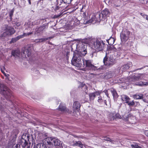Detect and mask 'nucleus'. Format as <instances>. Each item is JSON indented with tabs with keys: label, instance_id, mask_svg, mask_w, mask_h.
<instances>
[{
	"label": "nucleus",
	"instance_id": "f257e3e1",
	"mask_svg": "<svg viewBox=\"0 0 148 148\" xmlns=\"http://www.w3.org/2000/svg\"><path fill=\"white\" fill-rule=\"evenodd\" d=\"M82 57L79 53L74 52L73 56L71 60V63L74 66L77 67H80L82 65L83 61H82Z\"/></svg>",
	"mask_w": 148,
	"mask_h": 148
},
{
	"label": "nucleus",
	"instance_id": "f03ea898",
	"mask_svg": "<svg viewBox=\"0 0 148 148\" xmlns=\"http://www.w3.org/2000/svg\"><path fill=\"white\" fill-rule=\"evenodd\" d=\"M105 45V43L102 40L97 39L93 41L92 47L96 52H99L103 50Z\"/></svg>",
	"mask_w": 148,
	"mask_h": 148
},
{
	"label": "nucleus",
	"instance_id": "7ed1b4c3",
	"mask_svg": "<svg viewBox=\"0 0 148 148\" xmlns=\"http://www.w3.org/2000/svg\"><path fill=\"white\" fill-rule=\"evenodd\" d=\"M30 136L29 134H23L21 137V143L23 147L27 148L28 147V143H31L30 140Z\"/></svg>",
	"mask_w": 148,
	"mask_h": 148
},
{
	"label": "nucleus",
	"instance_id": "20e7f679",
	"mask_svg": "<svg viewBox=\"0 0 148 148\" xmlns=\"http://www.w3.org/2000/svg\"><path fill=\"white\" fill-rule=\"evenodd\" d=\"M77 48L78 49V51L75 52L79 54V55H81L82 57L87 54L86 49L85 48L84 45L82 42H80L77 45Z\"/></svg>",
	"mask_w": 148,
	"mask_h": 148
},
{
	"label": "nucleus",
	"instance_id": "39448f33",
	"mask_svg": "<svg viewBox=\"0 0 148 148\" xmlns=\"http://www.w3.org/2000/svg\"><path fill=\"white\" fill-rule=\"evenodd\" d=\"M0 93L5 96H8V97H10L12 95L10 90L7 86L1 84H0Z\"/></svg>",
	"mask_w": 148,
	"mask_h": 148
},
{
	"label": "nucleus",
	"instance_id": "423d86ee",
	"mask_svg": "<svg viewBox=\"0 0 148 148\" xmlns=\"http://www.w3.org/2000/svg\"><path fill=\"white\" fill-rule=\"evenodd\" d=\"M130 32L127 29H123L120 34L121 40L123 42L126 41L130 38Z\"/></svg>",
	"mask_w": 148,
	"mask_h": 148
},
{
	"label": "nucleus",
	"instance_id": "0eeeda50",
	"mask_svg": "<svg viewBox=\"0 0 148 148\" xmlns=\"http://www.w3.org/2000/svg\"><path fill=\"white\" fill-rule=\"evenodd\" d=\"M5 29H4L5 32L3 33L1 35L2 37L4 36L5 35H11L14 34L16 32L15 30L12 27L8 26V25H5Z\"/></svg>",
	"mask_w": 148,
	"mask_h": 148
},
{
	"label": "nucleus",
	"instance_id": "6e6552de",
	"mask_svg": "<svg viewBox=\"0 0 148 148\" xmlns=\"http://www.w3.org/2000/svg\"><path fill=\"white\" fill-rule=\"evenodd\" d=\"M46 141L48 145L59 146L60 145V141L58 139L51 137L46 139Z\"/></svg>",
	"mask_w": 148,
	"mask_h": 148
},
{
	"label": "nucleus",
	"instance_id": "1a4fd4ad",
	"mask_svg": "<svg viewBox=\"0 0 148 148\" xmlns=\"http://www.w3.org/2000/svg\"><path fill=\"white\" fill-rule=\"evenodd\" d=\"M110 14V12L108 10L105 9L102 11L100 13L97 12L96 14V16L99 17V21L101 20V18Z\"/></svg>",
	"mask_w": 148,
	"mask_h": 148
},
{
	"label": "nucleus",
	"instance_id": "9d476101",
	"mask_svg": "<svg viewBox=\"0 0 148 148\" xmlns=\"http://www.w3.org/2000/svg\"><path fill=\"white\" fill-rule=\"evenodd\" d=\"M114 60L113 59L109 58L108 59L106 54L103 59V63L104 64L107 66H110L114 64Z\"/></svg>",
	"mask_w": 148,
	"mask_h": 148
},
{
	"label": "nucleus",
	"instance_id": "9b49d317",
	"mask_svg": "<svg viewBox=\"0 0 148 148\" xmlns=\"http://www.w3.org/2000/svg\"><path fill=\"white\" fill-rule=\"evenodd\" d=\"M121 99L123 101H125V102L128 104L129 106H133L135 104V102L133 101H130V98L128 96L122 95L121 96Z\"/></svg>",
	"mask_w": 148,
	"mask_h": 148
},
{
	"label": "nucleus",
	"instance_id": "f8f14e48",
	"mask_svg": "<svg viewBox=\"0 0 148 148\" xmlns=\"http://www.w3.org/2000/svg\"><path fill=\"white\" fill-rule=\"evenodd\" d=\"M48 27V23H45L36 29V34H39L45 29H47Z\"/></svg>",
	"mask_w": 148,
	"mask_h": 148
},
{
	"label": "nucleus",
	"instance_id": "ddd939ff",
	"mask_svg": "<svg viewBox=\"0 0 148 148\" xmlns=\"http://www.w3.org/2000/svg\"><path fill=\"white\" fill-rule=\"evenodd\" d=\"M83 65L89 69H92L95 67L94 65L92 64L91 60H82Z\"/></svg>",
	"mask_w": 148,
	"mask_h": 148
},
{
	"label": "nucleus",
	"instance_id": "4468645a",
	"mask_svg": "<svg viewBox=\"0 0 148 148\" xmlns=\"http://www.w3.org/2000/svg\"><path fill=\"white\" fill-rule=\"evenodd\" d=\"M81 105L77 101H75L73 103V110L74 111L76 110H80Z\"/></svg>",
	"mask_w": 148,
	"mask_h": 148
},
{
	"label": "nucleus",
	"instance_id": "2eb2a0df",
	"mask_svg": "<svg viewBox=\"0 0 148 148\" xmlns=\"http://www.w3.org/2000/svg\"><path fill=\"white\" fill-rule=\"evenodd\" d=\"M131 65H132V62L128 63L121 66V69L122 71H125L129 69L130 67V66Z\"/></svg>",
	"mask_w": 148,
	"mask_h": 148
},
{
	"label": "nucleus",
	"instance_id": "dca6fc26",
	"mask_svg": "<svg viewBox=\"0 0 148 148\" xmlns=\"http://www.w3.org/2000/svg\"><path fill=\"white\" fill-rule=\"evenodd\" d=\"M100 94L98 92H94L93 93H90L89 94V95L90 99V100H93L96 95H99Z\"/></svg>",
	"mask_w": 148,
	"mask_h": 148
},
{
	"label": "nucleus",
	"instance_id": "f3484780",
	"mask_svg": "<svg viewBox=\"0 0 148 148\" xmlns=\"http://www.w3.org/2000/svg\"><path fill=\"white\" fill-rule=\"evenodd\" d=\"M31 49L30 47L27 48H25L23 51V53L25 55V56L29 57L31 55Z\"/></svg>",
	"mask_w": 148,
	"mask_h": 148
},
{
	"label": "nucleus",
	"instance_id": "a211bd4d",
	"mask_svg": "<svg viewBox=\"0 0 148 148\" xmlns=\"http://www.w3.org/2000/svg\"><path fill=\"white\" fill-rule=\"evenodd\" d=\"M12 55L15 58L19 57L20 54V51L18 50H12L11 53Z\"/></svg>",
	"mask_w": 148,
	"mask_h": 148
},
{
	"label": "nucleus",
	"instance_id": "6ab92c4d",
	"mask_svg": "<svg viewBox=\"0 0 148 148\" xmlns=\"http://www.w3.org/2000/svg\"><path fill=\"white\" fill-rule=\"evenodd\" d=\"M113 75V73L111 72L106 73L103 75V78L105 79H108L112 77Z\"/></svg>",
	"mask_w": 148,
	"mask_h": 148
},
{
	"label": "nucleus",
	"instance_id": "aec40b11",
	"mask_svg": "<svg viewBox=\"0 0 148 148\" xmlns=\"http://www.w3.org/2000/svg\"><path fill=\"white\" fill-rule=\"evenodd\" d=\"M58 109L59 110L62 112H67L69 110L68 109H67L65 106L61 104L59 106Z\"/></svg>",
	"mask_w": 148,
	"mask_h": 148
},
{
	"label": "nucleus",
	"instance_id": "412c9836",
	"mask_svg": "<svg viewBox=\"0 0 148 148\" xmlns=\"http://www.w3.org/2000/svg\"><path fill=\"white\" fill-rule=\"evenodd\" d=\"M110 91L114 99H116L118 97V95L116 90L114 88L111 89Z\"/></svg>",
	"mask_w": 148,
	"mask_h": 148
},
{
	"label": "nucleus",
	"instance_id": "4be33fe9",
	"mask_svg": "<svg viewBox=\"0 0 148 148\" xmlns=\"http://www.w3.org/2000/svg\"><path fill=\"white\" fill-rule=\"evenodd\" d=\"M66 4L67 3H65L64 2H63L62 1H60L58 4L60 8H61L60 10L64 9L67 6Z\"/></svg>",
	"mask_w": 148,
	"mask_h": 148
},
{
	"label": "nucleus",
	"instance_id": "5701e85b",
	"mask_svg": "<svg viewBox=\"0 0 148 148\" xmlns=\"http://www.w3.org/2000/svg\"><path fill=\"white\" fill-rule=\"evenodd\" d=\"M98 102L101 104H103L105 105L106 106L107 105L106 100H103V99L102 98V97H98Z\"/></svg>",
	"mask_w": 148,
	"mask_h": 148
},
{
	"label": "nucleus",
	"instance_id": "b1692460",
	"mask_svg": "<svg viewBox=\"0 0 148 148\" xmlns=\"http://www.w3.org/2000/svg\"><path fill=\"white\" fill-rule=\"evenodd\" d=\"M99 17H96V14L95 16L93 15L89 21V23H92L94 21H99Z\"/></svg>",
	"mask_w": 148,
	"mask_h": 148
},
{
	"label": "nucleus",
	"instance_id": "393cba45",
	"mask_svg": "<svg viewBox=\"0 0 148 148\" xmlns=\"http://www.w3.org/2000/svg\"><path fill=\"white\" fill-rule=\"evenodd\" d=\"M20 37V36H18L15 38H12L11 39V40L10 41V43L11 44L12 43H14L15 42L19 39H21Z\"/></svg>",
	"mask_w": 148,
	"mask_h": 148
},
{
	"label": "nucleus",
	"instance_id": "a878e982",
	"mask_svg": "<svg viewBox=\"0 0 148 148\" xmlns=\"http://www.w3.org/2000/svg\"><path fill=\"white\" fill-rule=\"evenodd\" d=\"M115 40L113 37H110L109 39L107 40V42L110 45H112L114 43Z\"/></svg>",
	"mask_w": 148,
	"mask_h": 148
},
{
	"label": "nucleus",
	"instance_id": "bb28decb",
	"mask_svg": "<svg viewBox=\"0 0 148 148\" xmlns=\"http://www.w3.org/2000/svg\"><path fill=\"white\" fill-rule=\"evenodd\" d=\"M14 12V8L12 9L11 10L10 12H9V18L8 21H11L12 20V17L13 15V13Z\"/></svg>",
	"mask_w": 148,
	"mask_h": 148
},
{
	"label": "nucleus",
	"instance_id": "cd10ccee",
	"mask_svg": "<svg viewBox=\"0 0 148 148\" xmlns=\"http://www.w3.org/2000/svg\"><path fill=\"white\" fill-rule=\"evenodd\" d=\"M143 95L142 94H136L134 95V98L136 99H141L143 98Z\"/></svg>",
	"mask_w": 148,
	"mask_h": 148
},
{
	"label": "nucleus",
	"instance_id": "c85d7f7f",
	"mask_svg": "<svg viewBox=\"0 0 148 148\" xmlns=\"http://www.w3.org/2000/svg\"><path fill=\"white\" fill-rule=\"evenodd\" d=\"M75 145L76 146H79L82 148H83L82 147L83 145L81 141H78L77 142H76L75 143Z\"/></svg>",
	"mask_w": 148,
	"mask_h": 148
},
{
	"label": "nucleus",
	"instance_id": "c756f323",
	"mask_svg": "<svg viewBox=\"0 0 148 148\" xmlns=\"http://www.w3.org/2000/svg\"><path fill=\"white\" fill-rule=\"evenodd\" d=\"M18 4L19 5L21 6L24 5L25 3V0H18Z\"/></svg>",
	"mask_w": 148,
	"mask_h": 148
},
{
	"label": "nucleus",
	"instance_id": "7c9ffc66",
	"mask_svg": "<svg viewBox=\"0 0 148 148\" xmlns=\"http://www.w3.org/2000/svg\"><path fill=\"white\" fill-rule=\"evenodd\" d=\"M81 87L82 89L84 88V90H85V92H84V94H87V92L86 91V90H88V88L87 87V86L85 84H82V86H81Z\"/></svg>",
	"mask_w": 148,
	"mask_h": 148
},
{
	"label": "nucleus",
	"instance_id": "2f4dec72",
	"mask_svg": "<svg viewBox=\"0 0 148 148\" xmlns=\"http://www.w3.org/2000/svg\"><path fill=\"white\" fill-rule=\"evenodd\" d=\"M19 131L17 129H14L12 131L13 134H14L15 137H16L17 134L18 133Z\"/></svg>",
	"mask_w": 148,
	"mask_h": 148
},
{
	"label": "nucleus",
	"instance_id": "473e14b6",
	"mask_svg": "<svg viewBox=\"0 0 148 148\" xmlns=\"http://www.w3.org/2000/svg\"><path fill=\"white\" fill-rule=\"evenodd\" d=\"M137 85L140 86H147L148 85V82H140V83H138V84Z\"/></svg>",
	"mask_w": 148,
	"mask_h": 148
},
{
	"label": "nucleus",
	"instance_id": "72a5a7b5",
	"mask_svg": "<svg viewBox=\"0 0 148 148\" xmlns=\"http://www.w3.org/2000/svg\"><path fill=\"white\" fill-rule=\"evenodd\" d=\"M103 138H104L103 140H106L107 141H109L110 142H111L112 141V140L110 139L107 136H103L102 137Z\"/></svg>",
	"mask_w": 148,
	"mask_h": 148
},
{
	"label": "nucleus",
	"instance_id": "f704fd0d",
	"mask_svg": "<svg viewBox=\"0 0 148 148\" xmlns=\"http://www.w3.org/2000/svg\"><path fill=\"white\" fill-rule=\"evenodd\" d=\"M59 3H58V5H56V7L55 8H54V10H55V11L58 12V10H60L61 8H60V6L58 5Z\"/></svg>",
	"mask_w": 148,
	"mask_h": 148
},
{
	"label": "nucleus",
	"instance_id": "c9c22d12",
	"mask_svg": "<svg viewBox=\"0 0 148 148\" xmlns=\"http://www.w3.org/2000/svg\"><path fill=\"white\" fill-rule=\"evenodd\" d=\"M131 147L132 148H142L141 147L138 145L136 144L135 145H134L133 144H132L131 145Z\"/></svg>",
	"mask_w": 148,
	"mask_h": 148
},
{
	"label": "nucleus",
	"instance_id": "e433bc0d",
	"mask_svg": "<svg viewBox=\"0 0 148 148\" xmlns=\"http://www.w3.org/2000/svg\"><path fill=\"white\" fill-rule=\"evenodd\" d=\"M73 0H62L63 2H64L65 3H67V4H69L71 3V1Z\"/></svg>",
	"mask_w": 148,
	"mask_h": 148
},
{
	"label": "nucleus",
	"instance_id": "4c0bfd02",
	"mask_svg": "<svg viewBox=\"0 0 148 148\" xmlns=\"http://www.w3.org/2000/svg\"><path fill=\"white\" fill-rule=\"evenodd\" d=\"M19 36H20V38H23L25 36H27V33H24L23 34L21 35H19Z\"/></svg>",
	"mask_w": 148,
	"mask_h": 148
},
{
	"label": "nucleus",
	"instance_id": "58836bf2",
	"mask_svg": "<svg viewBox=\"0 0 148 148\" xmlns=\"http://www.w3.org/2000/svg\"><path fill=\"white\" fill-rule=\"evenodd\" d=\"M133 42L132 41H129L127 42V44L128 46H131L133 45Z\"/></svg>",
	"mask_w": 148,
	"mask_h": 148
},
{
	"label": "nucleus",
	"instance_id": "ea45409f",
	"mask_svg": "<svg viewBox=\"0 0 148 148\" xmlns=\"http://www.w3.org/2000/svg\"><path fill=\"white\" fill-rule=\"evenodd\" d=\"M110 50H113L114 51H116V49L115 48V47L112 46V47H111L110 48Z\"/></svg>",
	"mask_w": 148,
	"mask_h": 148
},
{
	"label": "nucleus",
	"instance_id": "a19ab883",
	"mask_svg": "<svg viewBox=\"0 0 148 148\" xmlns=\"http://www.w3.org/2000/svg\"><path fill=\"white\" fill-rule=\"evenodd\" d=\"M134 79L135 80V81H137L140 78V76H135L134 77Z\"/></svg>",
	"mask_w": 148,
	"mask_h": 148
},
{
	"label": "nucleus",
	"instance_id": "79ce46f5",
	"mask_svg": "<svg viewBox=\"0 0 148 148\" xmlns=\"http://www.w3.org/2000/svg\"><path fill=\"white\" fill-rule=\"evenodd\" d=\"M47 39H48V38H41L40 39V40L41 42H42L45 40H47Z\"/></svg>",
	"mask_w": 148,
	"mask_h": 148
},
{
	"label": "nucleus",
	"instance_id": "37998d69",
	"mask_svg": "<svg viewBox=\"0 0 148 148\" xmlns=\"http://www.w3.org/2000/svg\"><path fill=\"white\" fill-rule=\"evenodd\" d=\"M140 14L141 15L143 18H145L146 19V17H147V15H146L145 14H143L142 13H140Z\"/></svg>",
	"mask_w": 148,
	"mask_h": 148
},
{
	"label": "nucleus",
	"instance_id": "c03bdc74",
	"mask_svg": "<svg viewBox=\"0 0 148 148\" xmlns=\"http://www.w3.org/2000/svg\"><path fill=\"white\" fill-rule=\"evenodd\" d=\"M129 115H128L127 116H126L125 117H124V120L126 121H128L129 120V119H130V118H129Z\"/></svg>",
	"mask_w": 148,
	"mask_h": 148
},
{
	"label": "nucleus",
	"instance_id": "a18cd8bd",
	"mask_svg": "<svg viewBox=\"0 0 148 148\" xmlns=\"http://www.w3.org/2000/svg\"><path fill=\"white\" fill-rule=\"evenodd\" d=\"M43 3V0H40L38 1V4H40V5L42 4Z\"/></svg>",
	"mask_w": 148,
	"mask_h": 148
},
{
	"label": "nucleus",
	"instance_id": "49530a36",
	"mask_svg": "<svg viewBox=\"0 0 148 148\" xmlns=\"http://www.w3.org/2000/svg\"><path fill=\"white\" fill-rule=\"evenodd\" d=\"M104 92L106 94V95L107 97H108L109 96V94L108 93V91L107 90H104Z\"/></svg>",
	"mask_w": 148,
	"mask_h": 148
},
{
	"label": "nucleus",
	"instance_id": "de8ad7c7",
	"mask_svg": "<svg viewBox=\"0 0 148 148\" xmlns=\"http://www.w3.org/2000/svg\"><path fill=\"white\" fill-rule=\"evenodd\" d=\"M85 7H86L85 5H82V8L81 9L80 11L81 12H84V11L83 10V9L84 8H85Z\"/></svg>",
	"mask_w": 148,
	"mask_h": 148
},
{
	"label": "nucleus",
	"instance_id": "09e8293b",
	"mask_svg": "<svg viewBox=\"0 0 148 148\" xmlns=\"http://www.w3.org/2000/svg\"><path fill=\"white\" fill-rule=\"evenodd\" d=\"M60 15H55L53 16V18H58L60 17Z\"/></svg>",
	"mask_w": 148,
	"mask_h": 148
},
{
	"label": "nucleus",
	"instance_id": "8fccbe9b",
	"mask_svg": "<svg viewBox=\"0 0 148 148\" xmlns=\"http://www.w3.org/2000/svg\"><path fill=\"white\" fill-rule=\"evenodd\" d=\"M33 33L32 32H30L27 33V36H29L30 35H31L33 34Z\"/></svg>",
	"mask_w": 148,
	"mask_h": 148
},
{
	"label": "nucleus",
	"instance_id": "3c124183",
	"mask_svg": "<svg viewBox=\"0 0 148 148\" xmlns=\"http://www.w3.org/2000/svg\"><path fill=\"white\" fill-rule=\"evenodd\" d=\"M16 25L17 26H19L21 24L18 22H16Z\"/></svg>",
	"mask_w": 148,
	"mask_h": 148
},
{
	"label": "nucleus",
	"instance_id": "603ef678",
	"mask_svg": "<svg viewBox=\"0 0 148 148\" xmlns=\"http://www.w3.org/2000/svg\"><path fill=\"white\" fill-rule=\"evenodd\" d=\"M145 133V135L148 137V130L146 131Z\"/></svg>",
	"mask_w": 148,
	"mask_h": 148
},
{
	"label": "nucleus",
	"instance_id": "864d4df0",
	"mask_svg": "<svg viewBox=\"0 0 148 148\" xmlns=\"http://www.w3.org/2000/svg\"><path fill=\"white\" fill-rule=\"evenodd\" d=\"M36 40H38V41L36 42H37V43H39V42H41V41H40V39H36Z\"/></svg>",
	"mask_w": 148,
	"mask_h": 148
},
{
	"label": "nucleus",
	"instance_id": "5fc2aeb1",
	"mask_svg": "<svg viewBox=\"0 0 148 148\" xmlns=\"http://www.w3.org/2000/svg\"><path fill=\"white\" fill-rule=\"evenodd\" d=\"M14 148H18V144H16L15 146V147Z\"/></svg>",
	"mask_w": 148,
	"mask_h": 148
},
{
	"label": "nucleus",
	"instance_id": "6e6d98bb",
	"mask_svg": "<svg viewBox=\"0 0 148 148\" xmlns=\"http://www.w3.org/2000/svg\"><path fill=\"white\" fill-rule=\"evenodd\" d=\"M28 1L29 3V4H31V2L30 1V0H28Z\"/></svg>",
	"mask_w": 148,
	"mask_h": 148
},
{
	"label": "nucleus",
	"instance_id": "4d7b16f0",
	"mask_svg": "<svg viewBox=\"0 0 148 148\" xmlns=\"http://www.w3.org/2000/svg\"><path fill=\"white\" fill-rule=\"evenodd\" d=\"M146 19L148 21V15L147 16V17H146Z\"/></svg>",
	"mask_w": 148,
	"mask_h": 148
},
{
	"label": "nucleus",
	"instance_id": "13d9d810",
	"mask_svg": "<svg viewBox=\"0 0 148 148\" xmlns=\"http://www.w3.org/2000/svg\"><path fill=\"white\" fill-rule=\"evenodd\" d=\"M1 71L3 73V74H4L5 73V72H4V71H2V70H1Z\"/></svg>",
	"mask_w": 148,
	"mask_h": 148
},
{
	"label": "nucleus",
	"instance_id": "bf43d9fd",
	"mask_svg": "<svg viewBox=\"0 0 148 148\" xmlns=\"http://www.w3.org/2000/svg\"><path fill=\"white\" fill-rule=\"evenodd\" d=\"M16 1V0H14V4H16V3H15V2Z\"/></svg>",
	"mask_w": 148,
	"mask_h": 148
},
{
	"label": "nucleus",
	"instance_id": "052dcab7",
	"mask_svg": "<svg viewBox=\"0 0 148 148\" xmlns=\"http://www.w3.org/2000/svg\"><path fill=\"white\" fill-rule=\"evenodd\" d=\"M143 68H140V69H138L137 70H140L141 69H143Z\"/></svg>",
	"mask_w": 148,
	"mask_h": 148
},
{
	"label": "nucleus",
	"instance_id": "680f3d73",
	"mask_svg": "<svg viewBox=\"0 0 148 148\" xmlns=\"http://www.w3.org/2000/svg\"><path fill=\"white\" fill-rule=\"evenodd\" d=\"M98 3V1H96V3Z\"/></svg>",
	"mask_w": 148,
	"mask_h": 148
},
{
	"label": "nucleus",
	"instance_id": "e2e57ef3",
	"mask_svg": "<svg viewBox=\"0 0 148 148\" xmlns=\"http://www.w3.org/2000/svg\"><path fill=\"white\" fill-rule=\"evenodd\" d=\"M45 22H46V20L45 19Z\"/></svg>",
	"mask_w": 148,
	"mask_h": 148
}]
</instances>
